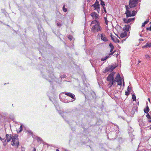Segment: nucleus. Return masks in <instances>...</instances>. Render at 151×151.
<instances>
[{"instance_id": "nucleus-29", "label": "nucleus", "mask_w": 151, "mask_h": 151, "mask_svg": "<svg viewBox=\"0 0 151 151\" xmlns=\"http://www.w3.org/2000/svg\"><path fill=\"white\" fill-rule=\"evenodd\" d=\"M114 51L113 52H110V53L109 54V55H113L114 52Z\"/></svg>"}, {"instance_id": "nucleus-3", "label": "nucleus", "mask_w": 151, "mask_h": 151, "mask_svg": "<svg viewBox=\"0 0 151 151\" xmlns=\"http://www.w3.org/2000/svg\"><path fill=\"white\" fill-rule=\"evenodd\" d=\"M126 11L125 13V14L126 15V17L127 18L129 17H133L137 13V11L133 10L131 11V10H129V9L128 7L127 6H126Z\"/></svg>"}, {"instance_id": "nucleus-25", "label": "nucleus", "mask_w": 151, "mask_h": 151, "mask_svg": "<svg viewBox=\"0 0 151 151\" xmlns=\"http://www.w3.org/2000/svg\"><path fill=\"white\" fill-rule=\"evenodd\" d=\"M109 46L111 47V48H114L113 45H112V44L111 43H110V44H109Z\"/></svg>"}, {"instance_id": "nucleus-6", "label": "nucleus", "mask_w": 151, "mask_h": 151, "mask_svg": "<svg viewBox=\"0 0 151 151\" xmlns=\"http://www.w3.org/2000/svg\"><path fill=\"white\" fill-rule=\"evenodd\" d=\"M138 2L135 0H130L129 3V5L130 8H134L137 5Z\"/></svg>"}, {"instance_id": "nucleus-41", "label": "nucleus", "mask_w": 151, "mask_h": 151, "mask_svg": "<svg viewBox=\"0 0 151 151\" xmlns=\"http://www.w3.org/2000/svg\"><path fill=\"white\" fill-rule=\"evenodd\" d=\"M56 151H60L58 149H57Z\"/></svg>"}, {"instance_id": "nucleus-5", "label": "nucleus", "mask_w": 151, "mask_h": 151, "mask_svg": "<svg viewBox=\"0 0 151 151\" xmlns=\"http://www.w3.org/2000/svg\"><path fill=\"white\" fill-rule=\"evenodd\" d=\"M114 82L117 83L118 85L121 86L122 85V79L119 73L117 74L114 80Z\"/></svg>"}, {"instance_id": "nucleus-22", "label": "nucleus", "mask_w": 151, "mask_h": 151, "mask_svg": "<svg viewBox=\"0 0 151 151\" xmlns=\"http://www.w3.org/2000/svg\"><path fill=\"white\" fill-rule=\"evenodd\" d=\"M110 57L109 56H106L104 58H102L101 59V61H104L106 60L108 58Z\"/></svg>"}, {"instance_id": "nucleus-27", "label": "nucleus", "mask_w": 151, "mask_h": 151, "mask_svg": "<svg viewBox=\"0 0 151 151\" xmlns=\"http://www.w3.org/2000/svg\"><path fill=\"white\" fill-rule=\"evenodd\" d=\"M146 29L147 30H150L151 31V25L149 27H147Z\"/></svg>"}, {"instance_id": "nucleus-11", "label": "nucleus", "mask_w": 151, "mask_h": 151, "mask_svg": "<svg viewBox=\"0 0 151 151\" xmlns=\"http://www.w3.org/2000/svg\"><path fill=\"white\" fill-rule=\"evenodd\" d=\"M92 6H93L95 8L94 9L96 10L99 13L100 10V7L99 4H93Z\"/></svg>"}, {"instance_id": "nucleus-35", "label": "nucleus", "mask_w": 151, "mask_h": 151, "mask_svg": "<svg viewBox=\"0 0 151 151\" xmlns=\"http://www.w3.org/2000/svg\"><path fill=\"white\" fill-rule=\"evenodd\" d=\"M111 39L113 40V41H114V42H115V41H114V38H113V37H112V35H111Z\"/></svg>"}, {"instance_id": "nucleus-12", "label": "nucleus", "mask_w": 151, "mask_h": 151, "mask_svg": "<svg viewBox=\"0 0 151 151\" xmlns=\"http://www.w3.org/2000/svg\"><path fill=\"white\" fill-rule=\"evenodd\" d=\"M65 94L70 97L73 99H75V95L70 93L65 92Z\"/></svg>"}, {"instance_id": "nucleus-2", "label": "nucleus", "mask_w": 151, "mask_h": 151, "mask_svg": "<svg viewBox=\"0 0 151 151\" xmlns=\"http://www.w3.org/2000/svg\"><path fill=\"white\" fill-rule=\"evenodd\" d=\"M115 73L114 72H112L106 78L107 80L109 82L108 86L109 88L111 87L113 85L114 80V75Z\"/></svg>"}, {"instance_id": "nucleus-33", "label": "nucleus", "mask_w": 151, "mask_h": 151, "mask_svg": "<svg viewBox=\"0 0 151 151\" xmlns=\"http://www.w3.org/2000/svg\"><path fill=\"white\" fill-rule=\"evenodd\" d=\"M95 4H99V2L98 1L96 0V2L95 3Z\"/></svg>"}, {"instance_id": "nucleus-1", "label": "nucleus", "mask_w": 151, "mask_h": 151, "mask_svg": "<svg viewBox=\"0 0 151 151\" xmlns=\"http://www.w3.org/2000/svg\"><path fill=\"white\" fill-rule=\"evenodd\" d=\"M93 24H95L91 28V31L93 32H97L101 31L102 29L100 25V23L99 21L96 20H93L91 23V25Z\"/></svg>"}, {"instance_id": "nucleus-46", "label": "nucleus", "mask_w": 151, "mask_h": 151, "mask_svg": "<svg viewBox=\"0 0 151 151\" xmlns=\"http://www.w3.org/2000/svg\"><path fill=\"white\" fill-rule=\"evenodd\" d=\"M144 151H146V150H144Z\"/></svg>"}, {"instance_id": "nucleus-16", "label": "nucleus", "mask_w": 151, "mask_h": 151, "mask_svg": "<svg viewBox=\"0 0 151 151\" xmlns=\"http://www.w3.org/2000/svg\"><path fill=\"white\" fill-rule=\"evenodd\" d=\"M151 47V42H147L146 43L145 45H144L142 47L143 48H147V47Z\"/></svg>"}, {"instance_id": "nucleus-20", "label": "nucleus", "mask_w": 151, "mask_h": 151, "mask_svg": "<svg viewBox=\"0 0 151 151\" xmlns=\"http://www.w3.org/2000/svg\"><path fill=\"white\" fill-rule=\"evenodd\" d=\"M132 99L133 101H136V96L134 94L132 95Z\"/></svg>"}, {"instance_id": "nucleus-43", "label": "nucleus", "mask_w": 151, "mask_h": 151, "mask_svg": "<svg viewBox=\"0 0 151 151\" xmlns=\"http://www.w3.org/2000/svg\"><path fill=\"white\" fill-rule=\"evenodd\" d=\"M148 100L149 101H150V99L149 98H148Z\"/></svg>"}, {"instance_id": "nucleus-4", "label": "nucleus", "mask_w": 151, "mask_h": 151, "mask_svg": "<svg viewBox=\"0 0 151 151\" xmlns=\"http://www.w3.org/2000/svg\"><path fill=\"white\" fill-rule=\"evenodd\" d=\"M12 145L16 147H18L19 142L17 136L14 135L12 137Z\"/></svg>"}, {"instance_id": "nucleus-8", "label": "nucleus", "mask_w": 151, "mask_h": 151, "mask_svg": "<svg viewBox=\"0 0 151 151\" xmlns=\"http://www.w3.org/2000/svg\"><path fill=\"white\" fill-rule=\"evenodd\" d=\"M6 139L5 140L4 142H6L7 141V142H8L11 140V139H12V137L13 136L11 134L9 135V134H6Z\"/></svg>"}, {"instance_id": "nucleus-23", "label": "nucleus", "mask_w": 151, "mask_h": 151, "mask_svg": "<svg viewBox=\"0 0 151 151\" xmlns=\"http://www.w3.org/2000/svg\"><path fill=\"white\" fill-rule=\"evenodd\" d=\"M101 4L103 6V7L105 6L104 2L101 0Z\"/></svg>"}, {"instance_id": "nucleus-9", "label": "nucleus", "mask_w": 151, "mask_h": 151, "mask_svg": "<svg viewBox=\"0 0 151 151\" xmlns=\"http://www.w3.org/2000/svg\"><path fill=\"white\" fill-rule=\"evenodd\" d=\"M135 19V18H129L128 19H127L124 18L123 19V21L124 22L126 23H128L130 22L134 21Z\"/></svg>"}, {"instance_id": "nucleus-36", "label": "nucleus", "mask_w": 151, "mask_h": 151, "mask_svg": "<svg viewBox=\"0 0 151 151\" xmlns=\"http://www.w3.org/2000/svg\"><path fill=\"white\" fill-rule=\"evenodd\" d=\"M114 49V48H111L110 52H111L113 51Z\"/></svg>"}, {"instance_id": "nucleus-32", "label": "nucleus", "mask_w": 151, "mask_h": 151, "mask_svg": "<svg viewBox=\"0 0 151 151\" xmlns=\"http://www.w3.org/2000/svg\"><path fill=\"white\" fill-rule=\"evenodd\" d=\"M145 57L146 58H150V56L149 55H146Z\"/></svg>"}, {"instance_id": "nucleus-31", "label": "nucleus", "mask_w": 151, "mask_h": 151, "mask_svg": "<svg viewBox=\"0 0 151 151\" xmlns=\"http://www.w3.org/2000/svg\"><path fill=\"white\" fill-rule=\"evenodd\" d=\"M103 9H104V11L105 12V13H106V9H105V7L104 6H103Z\"/></svg>"}, {"instance_id": "nucleus-17", "label": "nucleus", "mask_w": 151, "mask_h": 151, "mask_svg": "<svg viewBox=\"0 0 151 151\" xmlns=\"http://www.w3.org/2000/svg\"><path fill=\"white\" fill-rule=\"evenodd\" d=\"M150 110L149 108L148 105H147L145 109L144 110V112L146 114H147Z\"/></svg>"}, {"instance_id": "nucleus-40", "label": "nucleus", "mask_w": 151, "mask_h": 151, "mask_svg": "<svg viewBox=\"0 0 151 151\" xmlns=\"http://www.w3.org/2000/svg\"><path fill=\"white\" fill-rule=\"evenodd\" d=\"M33 151H36V149L35 148H34L33 149Z\"/></svg>"}, {"instance_id": "nucleus-10", "label": "nucleus", "mask_w": 151, "mask_h": 151, "mask_svg": "<svg viewBox=\"0 0 151 151\" xmlns=\"http://www.w3.org/2000/svg\"><path fill=\"white\" fill-rule=\"evenodd\" d=\"M101 35V39L104 42H106L108 41L107 37L105 35L103 34H98V35Z\"/></svg>"}, {"instance_id": "nucleus-45", "label": "nucleus", "mask_w": 151, "mask_h": 151, "mask_svg": "<svg viewBox=\"0 0 151 151\" xmlns=\"http://www.w3.org/2000/svg\"><path fill=\"white\" fill-rule=\"evenodd\" d=\"M150 24H151V22H150Z\"/></svg>"}, {"instance_id": "nucleus-26", "label": "nucleus", "mask_w": 151, "mask_h": 151, "mask_svg": "<svg viewBox=\"0 0 151 151\" xmlns=\"http://www.w3.org/2000/svg\"><path fill=\"white\" fill-rule=\"evenodd\" d=\"M104 20H105V24L107 25L108 24V21L107 20V18H106L105 17L104 18Z\"/></svg>"}, {"instance_id": "nucleus-39", "label": "nucleus", "mask_w": 151, "mask_h": 151, "mask_svg": "<svg viewBox=\"0 0 151 151\" xmlns=\"http://www.w3.org/2000/svg\"><path fill=\"white\" fill-rule=\"evenodd\" d=\"M116 42L119 43V40H117V41Z\"/></svg>"}, {"instance_id": "nucleus-34", "label": "nucleus", "mask_w": 151, "mask_h": 151, "mask_svg": "<svg viewBox=\"0 0 151 151\" xmlns=\"http://www.w3.org/2000/svg\"><path fill=\"white\" fill-rule=\"evenodd\" d=\"M57 24L58 25V26H61V24H60V23H57Z\"/></svg>"}, {"instance_id": "nucleus-14", "label": "nucleus", "mask_w": 151, "mask_h": 151, "mask_svg": "<svg viewBox=\"0 0 151 151\" xmlns=\"http://www.w3.org/2000/svg\"><path fill=\"white\" fill-rule=\"evenodd\" d=\"M130 27V25L129 24L126 25L124 27L123 29L127 32L129 31Z\"/></svg>"}, {"instance_id": "nucleus-44", "label": "nucleus", "mask_w": 151, "mask_h": 151, "mask_svg": "<svg viewBox=\"0 0 151 151\" xmlns=\"http://www.w3.org/2000/svg\"><path fill=\"white\" fill-rule=\"evenodd\" d=\"M135 1H137V2H138V0H135Z\"/></svg>"}, {"instance_id": "nucleus-42", "label": "nucleus", "mask_w": 151, "mask_h": 151, "mask_svg": "<svg viewBox=\"0 0 151 151\" xmlns=\"http://www.w3.org/2000/svg\"><path fill=\"white\" fill-rule=\"evenodd\" d=\"M138 62H139V63H140V61L139 60H138Z\"/></svg>"}, {"instance_id": "nucleus-15", "label": "nucleus", "mask_w": 151, "mask_h": 151, "mask_svg": "<svg viewBox=\"0 0 151 151\" xmlns=\"http://www.w3.org/2000/svg\"><path fill=\"white\" fill-rule=\"evenodd\" d=\"M127 35V33L126 31H124L120 35V37L122 38H124Z\"/></svg>"}, {"instance_id": "nucleus-37", "label": "nucleus", "mask_w": 151, "mask_h": 151, "mask_svg": "<svg viewBox=\"0 0 151 151\" xmlns=\"http://www.w3.org/2000/svg\"><path fill=\"white\" fill-rule=\"evenodd\" d=\"M20 132H21L22 130V126H20Z\"/></svg>"}, {"instance_id": "nucleus-21", "label": "nucleus", "mask_w": 151, "mask_h": 151, "mask_svg": "<svg viewBox=\"0 0 151 151\" xmlns=\"http://www.w3.org/2000/svg\"><path fill=\"white\" fill-rule=\"evenodd\" d=\"M65 5L64 4L63 5V11L64 12H66L67 11V9L65 8Z\"/></svg>"}, {"instance_id": "nucleus-18", "label": "nucleus", "mask_w": 151, "mask_h": 151, "mask_svg": "<svg viewBox=\"0 0 151 151\" xmlns=\"http://www.w3.org/2000/svg\"><path fill=\"white\" fill-rule=\"evenodd\" d=\"M146 116L149 119L148 122H151V117L150 116V114H147L146 115Z\"/></svg>"}, {"instance_id": "nucleus-28", "label": "nucleus", "mask_w": 151, "mask_h": 151, "mask_svg": "<svg viewBox=\"0 0 151 151\" xmlns=\"http://www.w3.org/2000/svg\"><path fill=\"white\" fill-rule=\"evenodd\" d=\"M149 19H147L146 21H145L144 23L146 24L149 22Z\"/></svg>"}, {"instance_id": "nucleus-24", "label": "nucleus", "mask_w": 151, "mask_h": 151, "mask_svg": "<svg viewBox=\"0 0 151 151\" xmlns=\"http://www.w3.org/2000/svg\"><path fill=\"white\" fill-rule=\"evenodd\" d=\"M27 132L31 135H33V132L31 130H27Z\"/></svg>"}, {"instance_id": "nucleus-19", "label": "nucleus", "mask_w": 151, "mask_h": 151, "mask_svg": "<svg viewBox=\"0 0 151 151\" xmlns=\"http://www.w3.org/2000/svg\"><path fill=\"white\" fill-rule=\"evenodd\" d=\"M127 91H125V95L126 96H128L129 94V86H128L127 89Z\"/></svg>"}, {"instance_id": "nucleus-13", "label": "nucleus", "mask_w": 151, "mask_h": 151, "mask_svg": "<svg viewBox=\"0 0 151 151\" xmlns=\"http://www.w3.org/2000/svg\"><path fill=\"white\" fill-rule=\"evenodd\" d=\"M115 68V67H114L113 66H109L106 68V72L108 71H112Z\"/></svg>"}, {"instance_id": "nucleus-38", "label": "nucleus", "mask_w": 151, "mask_h": 151, "mask_svg": "<svg viewBox=\"0 0 151 151\" xmlns=\"http://www.w3.org/2000/svg\"><path fill=\"white\" fill-rule=\"evenodd\" d=\"M4 139H2L0 136V140L1 141H2L3 140H4Z\"/></svg>"}, {"instance_id": "nucleus-30", "label": "nucleus", "mask_w": 151, "mask_h": 151, "mask_svg": "<svg viewBox=\"0 0 151 151\" xmlns=\"http://www.w3.org/2000/svg\"><path fill=\"white\" fill-rule=\"evenodd\" d=\"M145 24L144 23H142V27H144L145 26Z\"/></svg>"}, {"instance_id": "nucleus-7", "label": "nucleus", "mask_w": 151, "mask_h": 151, "mask_svg": "<svg viewBox=\"0 0 151 151\" xmlns=\"http://www.w3.org/2000/svg\"><path fill=\"white\" fill-rule=\"evenodd\" d=\"M91 15L93 19H95L94 20L99 21L98 19L99 18V15L96 13L92 12L91 14Z\"/></svg>"}]
</instances>
